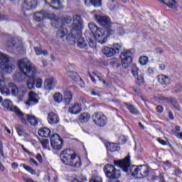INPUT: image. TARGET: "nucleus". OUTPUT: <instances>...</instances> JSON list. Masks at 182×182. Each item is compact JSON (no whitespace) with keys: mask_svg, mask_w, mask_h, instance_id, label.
Here are the masks:
<instances>
[{"mask_svg":"<svg viewBox=\"0 0 182 182\" xmlns=\"http://www.w3.org/2000/svg\"><path fill=\"white\" fill-rule=\"evenodd\" d=\"M18 69L21 72V75L28 77L27 81V87L29 90L35 89V76L36 75V68L29 61L28 58H23L18 62Z\"/></svg>","mask_w":182,"mask_h":182,"instance_id":"f257e3e1","label":"nucleus"},{"mask_svg":"<svg viewBox=\"0 0 182 182\" xmlns=\"http://www.w3.org/2000/svg\"><path fill=\"white\" fill-rule=\"evenodd\" d=\"M71 28L73 29V39H76V36H75V33H77V36L79 37L77 43L78 48H80L81 49H87L88 46H90L89 45V41H87H87H85V38L83 37H81L82 30L83 29V20L82 19V17H80V16L74 15L73 16V24L71 26Z\"/></svg>","mask_w":182,"mask_h":182,"instance_id":"f03ea898","label":"nucleus"},{"mask_svg":"<svg viewBox=\"0 0 182 182\" xmlns=\"http://www.w3.org/2000/svg\"><path fill=\"white\" fill-rule=\"evenodd\" d=\"M46 18L51 20V25L53 28H62L65 23H70V22L72 21V18L70 17L59 18L55 14H49L45 10L36 12L33 15V18L36 22H42V21L46 19Z\"/></svg>","mask_w":182,"mask_h":182,"instance_id":"7ed1b4c3","label":"nucleus"},{"mask_svg":"<svg viewBox=\"0 0 182 182\" xmlns=\"http://www.w3.org/2000/svg\"><path fill=\"white\" fill-rule=\"evenodd\" d=\"M88 28L92 32V33L87 35V40L90 48H92V49L96 48V41L101 43V45H105V43H106V34L102 28H98L95 23H90Z\"/></svg>","mask_w":182,"mask_h":182,"instance_id":"20e7f679","label":"nucleus"},{"mask_svg":"<svg viewBox=\"0 0 182 182\" xmlns=\"http://www.w3.org/2000/svg\"><path fill=\"white\" fill-rule=\"evenodd\" d=\"M0 92L5 93L7 96H9L11 93L13 96H17L18 95L20 97H23L28 93V90L25 87L18 89L16 85L12 82L9 83L8 88L5 87V77L0 71Z\"/></svg>","mask_w":182,"mask_h":182,"instance_id":"39448f33","label":"nucleus"},{"mask_svg":"<svg viewBox=\"0 0 182 182\" xmlns=\"http://www.w3.org/2000/svg\"><path fill=\"white\" fill-rule=\"evenodd\" d=\"M61 161L64 164L79 168L82 166L80 157L76 155L75 151L72 149H66L63 151L60 156Z\"/></svg>","mask_w":182,"mask_h":182,"instance_id":"423d86ee","label":"nucleus"},{"mask_svg":"<svg viewBox=\"0 0 182 182\" xmlns=\"http://www.w3.org/2000/svg\"><path fill=\"white\" fill-rule=\"evenodd\" d=\"M114 166H117L120 168H122L125 173H128L129 170L132 176L135 178H140V166H130V156H127L125 159L118 161H114Z\"/></svg>","mask_w":182,"mask_h":182,"instance_id":"0eeeda50","label":"nucleus"},{"mask_svg":"<svg viewBox=\"0 0 182 182\" xmlns=\"http://www.w3.org/2000/svg\"><path fill=\"white\" fill-rule=\"evenodd\" d=\"M16 113L18 116L21 123L26 126H38L39 122L38 119L33 114H24L19 109V108H15Z\"/></svg>","mask_w":182,"mask_h":182,"instance_id":"6e6552de","label":"nucleus"},{"mask_svg":"<svg viewBox=\"0 0 182 182\" xmlns=\"http://www.w3.org/2000/svg\"><path fill=\"white\" fill-rule=\"evenodd\" d=\"M9 62V57L0 51V68L6 73H11L14 69H15V65L14 64H8Z\"/></svg>","mask_w":182,"mask_h":182,"instance_id":"1a4fd4ad","label":"nucleus"},{"mask_svg":"<svg viewBox=\"0 0 182 182\" xmlns=\"http://www.w3.org/2000/svg\"><path fill=\"white\" fill-rule=\"evenodd\" d=\"M104 172L105 176L111 180H117L120 178V171L116 169L113 165L107 164L104 167Z\"/></svg>","mask_w":182,"mask_h":182,"instance_id":"9d476101","label":"nucleus"},{"mask_svg":"<svg viewBox=\"0 0 182 182\" xmlns=\"http://www.w3.org/2000/svg\"><path fill=\"white\" fill-rule=\"evenodd\" d=\"M120 49H122V44L114 43L112 48L105 47L102 52L106 58H112V56H114V55L119 53Z\"/></svg>","mask_w":182,"mask_h":182,"instance_id":"9b49d317","label":"nucleus"},{"mask_svg":"<svg viewBox=\"0 0 182 182\" xmlns=\"http://www.w3.org/2000/svg\"><path fill=\"white\" fill-rule=\"evenodd\" d=\"M93 122L100 127H103L106 126V123H107V118L105 114H102V112H96L92 116Z\"/></svg>","mask_w":182,"mask_h":182,"instance_id":"f8f14e48","label":"nucleus"},{"mask_svg":"<svg viewBox=\"0 0 182 182\" xmlns=\"http://www.w3.org/2000/svg\"><path fill=\"white\" fill-rule=\"evenodd\" d=\"M50 144L53 150H60L63 147V141L58 134H55L50 137Z\"/></svg>","mask_w":182,"mask_h":182,"instance_id":"ddd939ff","label":"nucleus"},{"mask_svg":"<svg viewBox=\"0 0 182 182\" xmlns=\"http://www.w3.org/2000/svg\"><path fill=\"white\" fill-rule=\"evenodd\" d=\"M121 60H122V65L124 68V69H127V68H129L130 66V63H132V51L127 50L122 53L121 55Z\"/></svg>","mask_w":182,"mask_h":182,"instance_id":"4468645a","label":"nucleus"},{"mask_svg":"<svg viewBox=\"0 0 182 182\" xmlns=\"http://www.w3.org/2000/svg\"><path fill=\"white\" fill-rule=\"evenodd\" d=\"M7 49L13 53H23V52H25V48L22 45L17 46L14 42L7 43Z\"/></svg>","mask_w":182,"mask_h":182,"instance_id":"2eb2a0df","label":"nucleus"},{"mask_svg":"<svg viewBox=\"0 0 182 182\" xmlns=\"http://www.w3.org/2000/svg\"><path fill=\"white\" fill-rule=\"evenodd\" d=\"M58 82L53 76L48 77L44 81V87L46 90H53Z\"/></svg>","mask_w":182,"mask_h":182,"instance_id":"dca6fc26","label":"nucleus"},{"mask_svg":"<svg viewBox=\"0 0 182 182\" xmlns=\"http://www.w3.org/2000/svg\"><path fill=\"white\" fill-rule=\"evenodd\" d=\"M28 100L26 102L27 106H33L34 105L38 104L39 102V97L38 96V94L35 93L34 92H30L28 93Z\"/></svg>","mask_w":182,"mask_h":182,"instance_id":"f3484780","label":"nucleus"},{"mask_svg":"<svg viewBox=\"0 0 182 182\" xmlns=\"http://www.w3.org/2000/svg\"><path fill=\"white\" fill-rule=\"evenodd\" d=\"M82 110H83V108L82 107V104L75 102L70 105L68 112H70L71 114H79V113H80Z\"/></svg>","mask_w":182,"mask_h":182,"instance_id":"a211bd4d","label":"nucleus"},{"mask_svg":"<svg viewBox=\"0 0 182 182\" xmlns=\"http://www.w3.org/2000/svg\"><path fill=\"white\" fill-rule=\"evenodd\" d=\"M38 2L36 0H25L23 3V9L24 11H31L36 8Z\"/></svg>","mask_w":182,"mask_h":182,"instance_id":"6ab92c4d","label":"nucleus"},{"mask_svg":"<svg viewBox=\"0 0 182 182\" xmlns=\"http://www.w3.org/2000/svg\"><path fill=\"white\" fill-rule=\"evenodd\" d=\"M96 21L98 22L101 26H109L110 25V18L107 16H100L95 15L94 16Z\"/></svg>","mask_w":182,"mask_h":182,"instance_id":"aec40b11","label":"nucleus"},{"mask_svg":"<svg viewBox=\"0 0 182 182\" xmlns=\"http://www.w3.org/2000/svg\"><path fill=\"white\" fill-rule=\"evenodd\" d=\"M73 99V94H72V92L68 90L63 91V103H65V105L69 106V105H70L72 102Z\"/></svg>","mask_w":182,"mask_h":182,"instance_id":"412c9836","label":"nucleus"},{"mask_svg":"<svg viewBox=\"0 0 182 182\" xmlns=\"http://www.w3.org/2000/svg\"><path fill=\"white\" fill-rule=\"evenodd\" d=\"M164 102H166V103H169L174 107L176 110L180 112L181 110V107H180V105H178V102H177V100L176 98L173 97H164L163 98Z\"/></svg>","mask_w":182,"mask_h":182,"instance_id":"4be33fe9","label":"nucleus"},{"mask_svg":"<svg viewBox=\"0 0 182 182\" xmlns=\"http://www.w3.org/2000/svg\"><path fill=\"white\" fill-rule=\"evenodd\" d=\"M67 75L69 77H71V79L74 80V82H79L80 85H81V87H83V86H85V83L83 82V81H82V78H80V76H79L77 73L69 71Z\"/></svg>","mask_w":182,"mask_h":182,"instance_id":"5701e85b","label":"nucleus"},{"mask_svg":"<svg viewBox=\"0 0 182 182\" xmlns=\"http://www.w3.org/2000/svg\"><path fill=\"white\" fill-rule=\"evenodd\" d=\"M1 105L4 109H6L7 110H10V112H14L16 114V111L15 109H18L17 107H14V104L11 102L9 100H4V102L1 103Z\"/></svg>","mask_w":182,"mask_h":182,"instance_id":"b1692460","label":"nucleus"},{"mask_svg":"<svg viewBox=\"0 0 182 182\" xmlns=\"http://www.w3.org/2000/svg\"><path fill=\"white\" fill-rule=\"evenodd\" d=\"M47 119L50 124H58L59 123V116L54 112L48 113Z\"/></svg>","mask_w":182,"mask_h":182,"instance_id":"393cba45","label":"nucleus"},{"mask_svg":"<svg viewBox=\"0 0 182 182\" xmlns=\"http://www.w3.org/2000/svg\"><path fill=\"white\" fill-rule=\"evenodd\" d=\"M45 2L53 9H60L62 8V3L59 0H45Z\"/></svg>","mask_w":182,"mask_h":182,"instance_id":"a878e982","label":"nucleus"},{"mask_svg":"<svg viewBox=\"0 0 182 182\" xmlns=\"http://www.w3.org/2000/svg\"><path fill=\"white\" fill-rule=\"evenodd\" d=\"M90 77L93 83H96V79H98L100 82H102L103 85H106V81L103 78V75L99 73H92V75H90Z\"/></svg>","mask_w":182,"mask_h":182,"instance_id":"bb28decb","label":"nucleus"},{"mask_svg":"<svg viewBox=\"0 0 182 182\" xmlns=\"http://www.w3.org/2000/svg\"><path fill=\"white\" fill-rule=\"evenodd\" d=\"M90 120V114L87 112H82L78 117V121L80 123H87Z\"/></svg>","mask_w":182,"mask_h":182,"instance_id":"cd10ccee","label":"nucleus"},{"mask_svg":"<svg viewBox=\"0 0 182 182\" xmlns=\"http://www.w3.org/2000/svg\"><path fill=\"white\" fill-rule=\"evenodd\" d=\"M51 134L50 129L47 127L41 128L38 130V135L41 137H49Z\"/></svg>","mask_w":182,"mask_h":182,"instance_id":"c85d7f7f","label":"nucleus"},{"mask_svg":"<svg viewBox=\"0 0 182 182\" xmlns=\"http://www.w3.org/2000/svg\"><path fill=\"white\" fill-rule=\"evenodd\" d=\"M158 82L161 83V85H165V86H168V85L170 84V78L164 75H161L158 76Z\"/></svg>","mask_w":182,"mask_h":182,"instance_id":"c756f323","label":"nucleus"},{"mask_svg":"<svg viewBox=\"0 0 182 182\" xmlns=\"http://www.w3.org/2000/svg\"><path fill=\"white\" fill-rule=\"evenodd\" d=\"M105 146L108 151L114 152L120 150V148L117 146V144L107 142L105 144Z\"/></svg>","mask_w":182,"mask_h":182,"instance_id":"7c9ffc66","label":"nucleus"},{"mask_svg":"<svg viewBox=\"0 0 182 182\" xmlns=\"http://www.w3.org/2000/svg\"><path fill=\"white\" fill-rule=\"evenodd\" d=\"M161 4H164L168 8L174 9L176 8V0H158Z\"/></svg>","mask_w":182,"mask_h":182,"instance_id":"2f4dec72","label":"nucleus"},{"mask_svg":"<svg viewBox=\"0 0 182 182\" xmlns=\"http://www.w3.org/2000/svg\"><path fill=\"white\" fill-rule=\"evenodd\" d=\"M139 171V178H144V177L149 176V168L146 166H140Z\"/></svg>","mask_w":182,"mask_h":182,"instance_id":"473e14b6","label":"nucleus"},{"mask_svg":"<svg viewBox=\"0 0 182 182\" xmlns=\"http://www.w3.org/2000/svg\"><path fill=\"white\" fill-rule=\"evenodd\" d=\"M125 105L132 114H140V112H139V110H137V108L133 105L125 103Z\"/></svg>","mask_w":182,"mask_h":182,"instance_id":"72a5a7b5","label":"nucleus"},{"mask_svg":"<svg viewBox=\"0 0 182 182\" xmlns=\"http://www.w3.org/2000/svg\"><path fill=\"white\" fill-rule=\"evenodd\" d=\"M105 36H106V42L107 41V38L109 36H112V35L114 34V28L112 26H108L106 29H103Z\"/></svg>","mask_w":182,"mask_h":182,"instance_id":"f704fd0d","label":"nucleus"},{"mask_svg":"<svg viewBox=\"0 0 182 182\" xmlns=\"http://www.w3.org/2000/svg\"><path fill=\"white\" fill-rule=\"evenodd\" d=\"M66 36H68V29L66 28H60L57 33V37L60 38V39H63Z\"/></svg>","mask_w":182,"mask_h":182,"instance_id":"c9c22d12","label":"nucleus"},{"mask_svg":"<svg viewBox=\"0 0 182 182\" xmlns=\"http://www.w3.org/2000/svg\"><path fill=\"white\" fill-rule=\"evenodd\" d=\"M53 99L56 103H62L63 102V95L60 92H56L53 95Z\"/></svg>","mask_w":182,"mask_h":182,"instance_id":"e433bc0d","label":"nucleus"},{"mask_svg":"<svg viewBox=\"0 0 182 182\" xmlns=\"http://www.w3.org/2000/svg\"><path fill=\"white\" fill-rule=\"evenodd\" d=\"M15 127L18 136H23V134H25V129L22 125L17 124Z\"/></svg>","mask_w":182,"mask_h":182,"instance_id":"4c0bfd02","label":"nucleus"},{"mask_svg":"<svg viewBox=\"0 0 182 182\" xmlns=\"http://www.w3.org/2000/svg\"><path fill=\"white\" fill-rule=\"evenodd\" d=\"M20 167H23V168H25L26 171H28V173L33 174V176L36 174V172L35 171V170H33V168H32V167L26 166L25 164H21L20 165Z\"/></svg>","mask_w":182,"mask_h":182,"instance_id":"58836bf2","label":"nucleus"},{"mask_svg":"<svg viewBox=\"0 0 182 182\" xmlns=\"http://www.w3.org/2000/svg\"><path fill=\"white\" fill-rule=\"evenodd\" d=\"M139 63L143 66L146 65V63H149V58L147 56H141L139 58Z\"/></svg>","mask_w":182,"mask_h":182,"instance_id":"ea45409f","label":"nucleus"},{"mask_svg":"<svg viewBox=\"0 0 182 182\" xmlns=\"http://www.w3.org/2000/svg\"><path fill=\"white\" fill-rule=\"evenodd\" d=\"M136 84L138 85V86H143L144 85V78H143V76L139 75L136 77Z\"/></svg>","mask_w":182,"mask_h":182,"instance_id":"a19ab883","label":"nucleus"},{"mask_svg":"<svg viewBox=\"0 0 182 182\" xmlns=\"http://www.w3.org/2000/svg\"><path fill=\"white\" fill-rule=\"evenodd\" d=\"M91 5H93V6L99 8V6L102 5V0H91Z\"/></svg>","mask_w":182,"mask_h":182,"instance_id":"79ce46f5","label":"nucleus"},{"mask_svg":"<svg viewBox=\"0 0 182 182\" xmlns=\"http://www.w3.org/2000/svg\"><path fill=\"white\" fill-rule=\"evenodd\" d=\"M40 141L44 149H49V140L42 139Z\"/></svg>","mask_w":182,"mask_h":182,"instance_id":"37998d69","label":"nucleus"},{"mask_svg":"<svg viewBox=\"0 0 182 182\" xmlns=\"http://www.w3.org/2000/svg\"><path fill=\"white\" fill-rule=\"evenodd\" d=\"M42 85H43V80L41 78H38L36 80V87L37 89H41V87H42Z\"/></svg>","mask_w":182,"mask_h":182,"instance_id":"c03bdc74","label":"nucleus"},{"mask_svg":"<svg viewBox=\"0 0 182 182\" xmlns=\"http://www.w3.org/2000/svg\"><path fill=\"white\" fill-rule=\"evenodd\" d=\"M108 8L111 10V11H114V9H116V2H114V1H112L108 4Z\"/></svg>","mask_w":182,"mask_h":182,"instance_id":"a18cd8bd","label":"nucleus"},{"mask_svg":"<svg viewBox=\"0 0 182 182\" xmlns=\"http://www.w3.org/2000/svg\"><path fill=\"white\" fill-rule=\"evenodd\" d=\"M92 96H100V91L96 89H92L91 93Z\"/></svg>","mask_w":182,"mask_h":182,"instance_id":"49530a36","label":"nucleus"},{"mask_svg":"<svg viewBox=\"0 0 182 182\" xmlns=\"http://www.w3.org/2000/svg\"><path fill=\"white\" fill-rule=\"evenodd\" d=\"M116 33L117 35H119V36H122V35L124 34V30H123V28L119 27L116 30Z\"/></svg>","mask_w":182,"mask_h":182,"instance_id":"de8ad7c7","label":"nucleus"},{"mask_svg":"<svg viewBox=\"0 0 182 182\" xmlns=\"http://www.w3.org/2000/svg\"><path fill=\"white\" fill-rule=\"evenodd\" d=\"M34 50H35L36 54L38 55L43 54V51H42V48L41 47H35Z\"/></svg>","mask_w":182,"mask_h":182,"instance_id":"09e8293b","label":"nucleus"},{"mask_svg":"<svg viewBox=\"0 0 182 182\" xmlns=\"http://www.w3.org/2000/svg\"><path fill=\"white\" fill-rule=\"evenodd\" d=\"M90 182H102V178L100 176H94Z\"/></svg>","mask_w":182,"mask_h":182,"instance_id":"8fccbe9b","label":"nucleus"},{"mask_svg":"<svg viewBox=\"0 0 182 182\" xmlns=\"http://www.w3.org/2000/svg\"><path fill=\"white\" fill-rule=\"evenodd\" d=\"M132 73L134 76H137V75H139V68L137 67L133 68L132 70Z\"/></svg>","mask_w":182,"mask_h":182,"instance_id":"3c124183","label":"nucleus"},{"mask_svg":"<svg viewBox=\"0 0 182 182\" xmlns=\"http://www.w3.org/2000/svg\"><path fill=\"white\" fill-rule=\"evenodd\" d=\"M0 21H9V16L4 14H0Z\"/></svg>","mask_w":182,"mask_h":182,"instance_id":"603ef678","label":"nucleus"},{"mask_svg":"<svg viewBox=\"0 0 182 182\" xmlns=\"http://www.w3.org/2000/svg\"><path fill=\"white\" fill-rule=\"evenodd\" d=\"M155 70L156 69H154V68H149L147 69V73H149V75H154Z\"/></svg>","mask_w":182,"mask_h":182,"instance_id":"864d4df0","label":"nucleus"},{"mask_svg":"<svg viewBox=\"0 0 182 182\" xmlns=\"http://www.w3.org/2000/svg\"><path fill=\"white\" fill-rule=\"evenodd\" d=\"M156 110H157L158 113H163L164 109L163 108V107L161 105H159L156 107Z\"/></svg>","mask_w":182,"mask_h":182,"instance_id":"5fc2aeb1","label":"nucleus"},{"mask_svg":"<svg viewBox=\"0 0 182 182\" xmlns=\"http://www.w3.org/2000/svg\"><path fill=\"white\" fill-rule=\"evenodd\" d=\"M158 141L160 144H162V146H166L167 144V142L161 139H158Z\"/></svg>","mask_w":182,"mask_h":182,"instance_id":"6e6d98bb","label":"nucleus"},{"mask_svg":"<svg viewBox=\"0 0 182 182\" xmlns=\"http://www.w3.org/2000/svg\"><path fill=\"white\" fill-rule=\"evenodd\" d=\"M36 159L39 161V163H42V155L38 154L36 156Z\"/></svg>","mask_w":182,"mask_h":182,"instance_id":"4d7b16f0","label":"nucleus"},{"mask_svg":"<svg viewBox=\"0 0 182 182\" xmlns=\"http://www.w3.org/2000/svg\"><path fill=\"white\" fill-rule=\"evenodd\" d=\"M85 4L86 6H90L92 4V0H85Z\"/></svg>","mask_w":182,"mask_h":182,"instance_id":"13d9d810","label":"nucleus"},{"mask_svg":"<svg viewBox=\"0 0 182 182\" xmlns=\"http://www.w3.org/2000/svg\"><path fill=\"white\" fill-rule=\"evenodd\" d=\"M168 117L171 120H174V116L173 115V112L169 111L168 112Z\"/></svg>","mask_w":182,"mask_h":182,"instance_id":"bf43d9fd","label":"nucleus"},{"mask_svg":"<svg viewBox=\"0 0 182 182\" xmlns=\"http://www.w3.org/2000/svg\"><path fill=\"white\" fill-rule=\"evenodd\" d=\"M11 167L12 168H14V170H16V168H18V163L14 162L11 164Z\"/></svg>","mask_w":182,"mask_h":182,"instance_id":"052dcab7","label":"nucleus"},{"mask_svg":"<svg viewBox=\"0 0 182 182\" xmlns=\"http://www.w3.org/2000/svg\"><path fill=\"white\" fill-rule=\"evenodd\" d=\"M29 161H30L31 163H33V164H34L35 166H38V162H37L36 161H35V159L31 158V159H29Z\"/></svg>","mask_w":182,"mask_h":182,"instance_id":"680f3d73","label":"nucleus"},{"mask_svg":"<svg viewBox=\"0 0 182 182\" xmlns=\"http://www.w3.org/2000/svg\"><path fill=\"white\" fill-rule=\"evenodd\" d=\"M176 136L178 138V139H182V132H177L176 134Z\"/></svg>","mask_w":182,"mask_h":182,"instance_id":"e2e57ef3","label":"nucleus"},{"mask_svg":"<svg viewBox=\"0 0 182 182\" xmlns=\"http://www.w3.org/2000/svg\"><path fill=\"white\" fill-rule=\"evenodd\" d=\"M14 80H19V73L15 74L14 75Z\"/></svg>","mask_w":182,"mask_h":182,"instance_id":"0e129e2a","label":"nucleus"},{"mask_svg":"<svg viewBox=\"0 0 182 182\" xmlns=\"http://www.w3.org/2000/svg\"><path fill=\"white\" fill-rule=\"evenodd\" d=\"M0 170L1 171H5V167L4 166V165H2L1 162H0Z\"/></svg>","mask_w":182,"mask_h":182,"instance_id":"69168bd1","label":"nucleus"},{"mask_svg":"<svg viewBox=\"0 0 182 182\" xmlns=\"http://www.w3.org/2000/svg\"><path fill=\"white\" fill-rule=\"evenodd\" d=\"M4 129L7 132L8 134H11V130L8 129V127L5 126Z\"/></svg>","mask_w":182,"mask_h":182,"instance_id":"338daca9","label":"nucleus"},{"mask_svg":"<svg viewBox=\"0 0 182 182\" xmlns=\"http://www.w3.org/2000/svg\"><path fill=\"white\" fill-rule=\"evenodd\" d=\"M176 173H178V174H182V171L180 168H176Z\"/></svg>","mask_w":182,"mask_h":182,"instance_id":"774afa93","label":"nucleus"}]
</instances>
